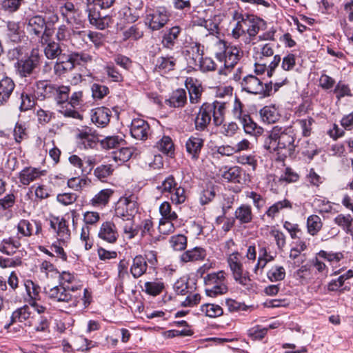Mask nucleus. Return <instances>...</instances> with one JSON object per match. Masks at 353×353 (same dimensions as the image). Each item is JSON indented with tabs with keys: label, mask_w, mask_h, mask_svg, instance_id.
Listing matches in <instances>:
<instances>
[{
	"label": "nucleus",
	"mask_w": 353,
	"mask_h": 353,
	"mask_svg": "<svg viewBox=\"0 0 353 353\" xmlns=\"http://www.w3.org/2000/svg\"><path fill=\"white\" fill-rule=\"evenodd\" d=\"M260 117L264 123H276L280 118L279 111L274 105H266L259 111Z\"/></svg>",
	"instance_id": "32"
},
{
	"label": "nucleus",
	"mask_w": 353,
	"mask_h": 353,
	"mask_svg": "<svg viewBox=\"0 0 353 353\" xmlns=\"http://www.w3.org/2000/svg\"><path fill=\"white\" fill-rule=\"evenodd\" d=\"M59 274L58 285L63 287H75L72 285L76 280V277L74 274H72L70 272L63 271L61 273L59 272Z\"/></svg>",
	"instance_id": "62"
},
{
	"label": "nucleus",
	"mask_w": 353,
	"mask_h": 353,
	"mask_svg": "<svg viewBox=\"0 0 353 353\" xmlns=\"http://www.w3.org/2000/svg\"><path fill=\"white\" fill-rule=\"evenodd\" d=\"M239 16L241 19V22L245 28V32L250 39H254L260 30H264L266 28V21L256 15L241 14Z\"/></svg>",
	"instance_id": "12"
},
{
	"label": "nucleus",
	"mask_w": 353,
	"mask_h": 353,
	"mask_svg": "<svg viewBox=\"0 0 353 353\" xmlns=\"http://www.w3.org/2000/svg\"><path fill=\"white\" fill-rule=\"evenodd\" d=\"M267 276L271 282L281 281L285 277V270L283 266L274 265L267 272Z\"/></svg>",
	"instance_id": "53"
},
{
	"label": "nucleus",
	"mask_w": 353,
	"mask_h": 353,
	"mask_svg": "<svg viewBox=\"0 0 353 353\" xmlns=\"http://www.w3.org/2000/svg\"><path fill=\"white\" fill-rule=\"evenodd\" d=\"M134 199V197L131 195L129 197H125L123 199H121L120 200L123 203L125 209L134 219V216L138 212V203Z\"/></svg>",
	"instance_id": "64"
},
{
	"label": "nucleus",
	"mask_w": 353,
	"mask_h": 353,
	"mask_svg": "<svg viewBox=\"0 0 353 353\" xmlns=\"http://www.w3.org/2000/svg\"><path fill=\"white\" fill-rule=\"evenodd\" d=\"M247 134L257 137L263 132V128L259 126L251 118L250 115L239 121Z\"/></svg>",
	"instance_id": "30"
},
{
	"label": "nucleus",
	"mask_w": 353,
	"mask_h": 353,
	"mask_svg": "<svg viewBox=\"0 0 353 353\" xmlns=\"http://www.w3.org/2000/svg\"><path fill=\"white\" fill-rule=\"evenodd\" d=\"M177 186H179V184L176 181L175 178L172 175H169L165 178V179L162 181L161 185H159L157 188L163 194H170Z\"/></svg>",
	"instance_id": "54"
},
{
	"label": "nucleus",
	"mask_w": 353,
	"mask_h": 353,
	"mask_svg": "<svg viewBox=\"0 0 353 353\" xmlns=\"http://www.w3.org/2000/svg\"><path fill=\"white\" fill-rule=\"evenodd\" d=\"M170 13L164 6H158L146 14L145 25L152 30H159L169 21Z\"/></svg>",
	"instance_id": "11"
},
{
	"label": "nucleus",
	"mask_w": 353,
	"mask_h": 353,
	"mask_svg": "<svg viewBox=\"0 0 353 353\" xmlns=\"http://www.w3.org/2000/svg\"><path fill=\"white\" fill-rule=\"evenodd\" d=\"M241 169L238 166L230 168L225 171L222 176L228 181L233 183H240L241 179Z\"/></svg>",
	"instance_id": "55"
},
{
	"label": "nucleus",
	"mask_w": 353,
	"mask_h": 353,
	"mask_svg": "<svg viewBox=\"0 0 353 353\" xmlns=\"http://www.w3.org/2000/svg\"><path fill=\"white\" fill-rule=\"evenodd\" d=\"M99 238L109 243H114L119 238V233L114 222H103L98 233Z\"/></svg>",
	"instance_id": "17"
},
{
	"label": "nucleus",
	"mask_w": 353,
	"mask_h": 353,
	"mask_svg": "<svg viewBox=\"0 0 353 353\" xmlns=\"http://www.w3.org/2000/svg\"><path fill=\"white\" fill-rule=\"evenodd\" d=\"M254 218L252 208L248 204H241L234 212V219L241 225L250 223Z\"/></svg>",
	"instance_id": "26"
},
{
	"label": "nucleus",
	"mask_w": 353,
	"mask_h": 353,
	"mask_svg": "<svg viewBox=\"0 0 353 353\" xmlns=\"http://www.w3.org/2000/svg\"><path fill=\"white\" fill-rule=\"evenodd\" d=\"M114 171L111 164L101 165L94 170V175L100 181H104L105 179L112 174Z\"/></svg>",
	"instance_id": "56"
},
{
	"label": "nucleus",
	"mask_w": 353,
	"mask_h": 353,
	"mask_svg": "<svg viewBox=\"0 0 353 353\" xmlns=\"http://www.w3.org/2000/svg\"><path fill=\"white\" fill-rule=\"evenodd\" d=\"M204 139L198 134H194L188 139L185 142V150L192 160L197 161L199 159L204 146Z\"/></svg>",
	"instance_id": "14"
},
{
	"label": "nucleus",
	"mask_w": 353,
	"mask_h": 353,
	"mask_svg": "<svg viewBox=\"0 0 353 353\" xmlns=\"http://www.w3.org/2000/svg\"><path fill=\"white\" fill-rule=\"evenodd\" d=\"M285 208H292V203L288 199H283L282 201H277L271 206H270L265 212V215H266L269 218H271L272 219H274L275 216L278 215L281 210Z\"/></svg>",
	"instance_id": "39"
},
{
	"label": "nucleus",
	"mask_w": 353,
	"mask_h": 353,
	"mask_svg": "<svg viewBox=\"0 0 353 353\" xmlns=\"http://www.w3.org/2000/svg\"><path fill=\"white\" fill-rule=\"evenodd\" d=\"M114 191L112 189H103L97 193L90 201V204L95 208L105 206L112 196Z\"/></svg>",
	"instance_id": "34"
},
{
	"label": "nucleus",
	"mask_w": 353,
	"mask_h": 353,
	"mask_svg": "<svg viewBox=\"0 0 353 353\" xmlns=\"http://www.w3.org/2000/svg\"><path fill=\"white\" fill-rule=\"evenodd\" d=\"M14 87L15 84L11 78L0 74V105L9 99Z\"/></svg>",
	"instance_id": "23"
},
{
	"label": "nucleus",
	"mask_w": 353,
	"mask_h": 353,
	"mask_svg": "<svg viewBox=\"0 0 353 353\" xmlns=\"http://www.w3.org/2000/svg\"><path fill=\"white\" fill-rule=\"evenodd\" d=\"M185 85L189 92L190 103H199L203 92L199 81L193 77H188L185 81Z\"/></svg>",
	"instance_id": "19"
},
{
	"label": "nucleus",
	"mask_w": 353,
	"mask_h": 353,
	"mask_svg": "<svg viewBox=\"0 0 353 353\" xmlns=\"http://www.w3.org/2000/svg\"><path fill=\"white\" fill-rule=\"evenodd\" d=\"M148 268L146 259L142 255L136 256L130 266V273L134 279H138L145 273Z\"/></svg>",
	"instance_id": "29"
},
{
	"label": "nucleus",
	"mask_w": 353,
	"mask_h": 353,
	"mask_svg": "<svg viewBox=\"0 0 353 353\" xmlns=\"http://www.w3.org/2000/svg\"><path fill=\"white\" fill-rule=\"evenodd\" d=\"M91 90L94 99H102L109 93V88L106 85L97 83L92 85Z\"/></svg>",
	"instance_id": "61"
},
{
	"label": "nucleus",
	"mask_w": 353,
	"mask_h": 353,
	"mask_svg": "<svg viewBox=\"0 0 353 353\" xmlns=\"http://www.w3.org/2000/svg\"><path fill=\"white\" fill-rule=\"evenodd\" d=\"M144 286L145 293L153 296L160 294L165 288L164 283L158 281L145 282Z\"/></svg>",
	"instance_id": "52"
},
{
	"label": "nucleus",
	"mask_w": 353,
	"mask_h": 353,
	"mask_svg": "<svg viewBox=\"0 0 353 353\" xmlns=\"http://www.w3.org/2000/svg\"><path fill=\"white\" fill-rule=\"evenodd\" d=\"M298 143L299 141L296 143V132L292 127L274 126L265 137L263 147L270 152H276L287 157L294 153Z\"/></svg>",
	"instance_id": "1"
},
{
	"label": "nucleus",
	"mask_w": 353,
	"mask_h": 353,
	"mask_svg": "<svg viewBox=\"0 0 353 353\" xmlns=\"http://www.w3.org/2000/svg\"><path fill=\"white\" fill-rule=\"evenodd\" d=\"M150 125L147 121L141 119H134L130 125V134L137 140H145L150 133Z\"/></svg>",
	"instance_id": "16"
},
{
	"label": "nucleus",
	"mask_w": 353,
	"mask_h": 353,
	"mask_svg": "<svg viewBox=\"0 0 353 353\" xmlns=\"http://www.w3.org/2000/svg\"><path fill=\"white\" fill-rule=\"evenodd\" d=\"M43 174V172L38 168L26 167L19 172V178L23 185H28Z\"/></svg>",
	"instance_id": "27"
},
{
	"label": "nucleus",
	"mask_w": 353,
	"mask_h": 353,
	"mask_svg": "<svg viewBox=\"0 0 353 353\" xmlns=\"http://www.w3.org/2000/svg\"><path fill=\"white\" fill-rule=\"evenodd\" d=\"M170 243L174 250L181 251L187 246V238L183 234L174 235L170 238Z\"/></svg>",
	"instance_id": "58"
},
{
	"label": "nucleus",
	"mask_w": 353,
	"mask_h": 353,
	"mask_svg": "<svg viewBox=\"0 0 353 353\" xmlns=\"http://www.w3.org/2000/svg\"><path fill=\"white\" fill-rule=\"evenodd\" d=\"M323 226L321 219L316 214L310 215L307 219V228L310 234L314 236L321 230Z\"/></svg>",
	"instance_id": "45"
},
{
	"label": "nucleus",
	"mask_w": 353,
	"mask_h": 353,
	"mask_svg": "<svg viewBox=\"0 0 353 353\" xmlns=\"http://www.w3.org/2000/svg\"><path fill=\"white\" fill-rule=\"evenodd\" d=\"M32 312L30 307L28 305H25L15 310L11 315V323L17 322L26 323L30 322Z\"/></svg>",
	"instance_id": "36"
},
{
	"label": "nucleus",
	"mask_w": 353,
	"mask_h": 353,
	"mask_svg": "<svg viewBox=\"0 0 353 353\" xmlns=\"http://www.w3.org/2000/svg\"><path fill=\"white\" fill-rule=\"evenodd\" d=\"M176 63V59L173 56H161L157 59L155 70L165 72L172 71L174 69Z\"/></svg>",
	"instance_id": "35"
},
{
	"label": "nucleus",
	"mask_w": 353,
	"mask_h": 353,
	"mask_svg": "<svg viewBox=\"0 0 353 353\" xmlns=\"http://www.w3.org/2000/svg\"><path fill=\"white\" fill-rule=\"evenodd\" d=\"M170 199L174 204H181L186 199L185 190L181 185L177 186L170 194Z\"/></svg>",
	"instance_id": "63"
},
{
	"label": "nucleus",
	"mask_w": 353,
	"mask_h": 353,
	"mask_svg": "<svg viewBox=\"0 0 353 353\" xmlns=\"http://www.w3.org/2000/svg\"><path fill=\"white\" fill-rule=\"evenodd\" d=\"M203 46L199 43H194L189 50H187L188 54V63L189 66L194 70H198L201 62L203 60Z\"/></svg>",
	"instance_id": "21"
},
{
	"label": "nucleus",
	"mask_w": 353,
	"mask_h": 353,
	"mask_svg": "<svg viewBox=\"0 0 353 353\" xmlns=\"http://www.w3.org/2000/svg\"><path fill=\"white\" fill-rule=\"evenodd\" d=\"M333 92L338 101L345 97H352L350 85L343 81H339L335 85Z\"/></svg>",
	"instance_id": "50"
},
{
	"label": "nucleus",
	"mask_w": 353,
	"mask_h": 353,
	"mask_svg": "<svg viewBox=\"0 0 353 353\" xmlns=\"http://www.w3.org/2000/svg\"><path fill=\"white\" fill-rule=\"evenodd\" d=\"M139 18V14L128 6H124L120 9L117 15L118 28L122 30L126 23H132L137 21Z\"/></svg>",
	"instance_id": "20"
},
{
	"label": "nucleus",
	"mask_w": 353,
	"mask_h": 353,
	"mask_svg": "<svg viewBox=\"0 0 353 353\" xmlns=\"http://www.w3.org/2000/svg\"><path fill=\"white\" fill-rule=\"evenodd\" d=\"M6 37L12 42L18 43L23 37V32L20 30L18 23L8 21L7 23Z\"/></svg>",
	"instance_id": "40"
},
{
	"label": "nucleus",
	"mask_w": 353,
	"mask_h": 353,
	"mask_svg": "<svg viewBox=\"0 0 353 353\" xmlns=\"http://www.w3.org/2000/svg\"><path fill=\"white\" fill-rule=\"evenodd\" d=\"M26 30L32 39H39L42 44H46L52 36V31L46 28V21L43 15L36 14L26 20Z\"/></svg>",
	"instance_id": "8"
},
{
	"label": "nucleus",
	"mask_w": 353,
	"mask_h": 353,
	"mask_svg": "<svg viewBox=\"0 0 353 353\" xmlns=\"http://www.w3.org/2000/svg\"><path fill=\"white\" fill-rule=\"evenodd\" d=\"M239 15H241V13L238 11H235L233 14V19L236 20L237 22L236 23L235 27L232 30V36L234 39H239L241 36L245 35V28L244 25L241 21V19Z\"/></svg>",
	"instance_id": "57"
},
{
	"label": "nucleus",
	"mask_w": 353,
	"mask_h": 353,
	"mask_svg": "<svg viewBox=\"0 0 353 353\" xmlns=\"http://www.w3.org/2000/svg\"><path fill=\"white\" fill-rule=\"evenodd\" d=\"M223 50L216 52L215 57L221 63H224V68L219 70L220 74L227 75L228 72L238 63L242 57L243 52L236 46L224 45Z\"/></svg>",
	"instance_id": "10"
},
{
	"label": "nucleus",
	"mask_w": 353,
	"mask_h": 353,
	"mask_svg": "<svg viewBox=\"0 0 353 353\" xmlns=\"http://www.w3.org/2000/svg\"><path fill=\"white\" fill-rule=\"evenodd\" d=\"M228 263L232 273L234 281L239 285L249 290L252 287L250 273L243 270L238 252H233L228 258Z\"/></svg>",
	"instance_id": "9"
},
{
	"label": "nucleus",
	"mask_w": 353,
	"mask_h": 353,
	"mask_svg": "<svg viewBox=\"0 0 353 353\" xmlns=\"http://www.w3.org/2000/svg\"><path fill=\"white\" fill-rule=\"evenodd\" d=\"M181 32V28L179 26L172 27L166 32L162 38V45L163 48L172 50L176 41Z\"/></svg>",
	"instance_id": "33"
},
{
	"label": "nucleus",
	"mask_w": 353,
	"mask_h": 353,
	"mask_svg": "<svg viewBox=\"0 0 353 353\" xmlns=\"http://www.w3.org/2000/svg\"><path fill=\"white\" fill-rule=\"evenodd\" d=\"M206 256L205 249L201 247H195L183 252L181 256V260L185 263L203 261Z\"/></svg>",
	"instance_id": "28"
},
{
	"label": "nucleus",
	"mask_w": 353,
	"mask_h": 353,
	"mask_svg": "<svg viewBox=\"0 0 353 353\" xmlns=\"http://www.w3.org/2000/svg\"><path fill=\"white\" fill-rule=\"evenodd\" d=\"M78 290L77 287H63L59 285H55L49 289L45 288V293L51 302L59 308L60 311L65 312L67 310L74 308L79 305L81 298L73 295Z\"/></svg>",
	"instance_id": "3"
},
{
	"label": "nucleus",
	"mask_w": 353,
	"mask_h": 353,
	"mask_svg": "<svg viewBox=\"0 0 353 353\" xmlns=\"http://www.w3.org/2000/svg\"><path fill=\"white\" fill-rule=\"evenodd\" d=\"M125 140L119 135L108 136L105 139L100 140V145L103 149L110 150L122 146L125 143Z\"/></svg>",
	"instance_id": "42"
},
{
	"label": "nucleus",
	"mask_w": 353,
	"mask_h": 353,
	"mask_svg": "<svg viewBox=\"0 0 353 353\" xmlns=\"http://www.w3.org/2000/svg\"><path fill=\"white\" fill-rule=\"evenodd\" d=\"M157 148L166 154L168 157H172L174 154V143L171 138L168 136H163L156 144Z\"/></svg>",
	"instance_id": "41"
},
{
	"label": "nucleus",
	"mask_w": 353,
	"mask_h": 353,
	"mask_svg": "<svg viewBox=\"0 0 353 353\" xmlns=\"http://www.w3.org/2000/svg\"><path fill=\"white\" fill-rule=\"evenodd\" d=\"M219 188L212 183L207 184L199 194V202L205 205L213 201L216 195Z\"/></svg>",
	"instance_id": "37"
},
{
	"label": "nucleus",
	"mask_w": 353,
	"mask_h": 353,
	"mask_svg": "<svg viewBox=\"0 0 353 353\" xmlns=\"http://www.w3.org/2000/svg\"><path fill=\"white\" fill-rule=\"evenodd\" d=\"M111 110L106 107H98L91 111V120L98 127H105L110 121Z\"/></svg>",
	"instance_id": "18"
},
{
	"label": "nucleus",
	"mask_w": 353,
	"mask_h": 353,
	"mask_svg": "<svg viewBox=\"0 0 353 353\" xmlns=\"http://www.w3.org/2000/svg\"><path fill=\"white\" fill-rule=\"evenodd\" d=\"M20 105L19 109L21 112L26 111L28 110L31 109L34 107L35 104L36 98L34 97V93L33 92V95L31 94L27 93L26 92H22L20 94Z\"/></svg>",
	"instance_id": "49"
},
{
	"label": "nucleus",
	"mask_w": 353,
	"mask_h": 353,
	"mask_svg": "<svg viewBox=\"0 0 353 353\" xmlns=\"http://www.w3.org/2000/svg\"><path fill=\"white\" fill-rule=\"evenodd\" d=\"M201 311L205 314V316L210 318H216L223 314L222 307L216 304L205 303L201 306Z\"/></svg>",
	"instance_id": "47"
},
{
	"label": "nucleus",
	"mask_w": 353,
	"mask_h": 353,
	"mask_svg": "<svg viewBox=\"0 0 353 353\" xmlns=\"http://www.w3.org/2000/svg\"><path fill=\"white\" fill-rule=\"evenodd\" d=\"M296 123L301 127L302 135L307 137L310 136L312 132V125L314 123L313 118L308 117L305 119H298Z\"/></svg>",
	"instance_id": "60"
},
{
	"label": "nucleus",
	"mask_w": 353,
	"mask_h": 353,
	"mask_svg": "<svg viewBox=\"0 0 353 353\" xmlns=\"http://www.w3.org/2000/svg\"><path fill=\"white\" fill-rule=\"evenodd\" d=\"M47 46L44 48V53L46 57L49 59H54L63 55L61 54V46L59 43L54 41H47Z\"/></svg>",
	"instance_id": "46"
},
{
	"label": "nucleus",
	"mask_w": 353,
	"mask_h": 353,
	"mask_svg": "<svg viewBox=\"0 0 353 353\" xmlns=\"http://www.w3.org/2000/svg\"><path fill=\"white\" fill-rule=\"evenodd\" d=\"M204 283L206 285L205 294L208 296L216 297L226 294L228 291L225 272L224 271L208 274L204 277Z\"/></svg>",
	"instance_id": "7"
},
{
	"label": "nucleus",
	"mask_w": 353,
	"mask_h": 353,
	"mask_svg": "<svg viewBox=\"0 0 353 353\" xmlns=\"http://www.w3.org/2000/svg\"><path fill=\"white\" fill-rule=\"evenodd\" d=\"M32 90L37 100L43 101L53 98L57 104L66 101L69 99L70 91L69 86H59L46 80L37 81Z\"/></svg>",
	"instance_id": "4"
},
{
	"label": "nucleus",
	"mask_w": 353,
	"mask_h": 353,
	"mask_svg": "<svg viewBox=\"0 0 353 353\" xmlns=\"http://www.w3.org/2000/svg\"><path fill=\"white\" fill-rule=\"evenodd\" d=\"M74 35H78L83 40L87 37L97 48L102 46L105 41V36L99 32L90 31L87 33L85 31L73 30Z\"/></svg>",
	"instance_id": "31"
},
{
	"label": "nucleus",
	"mask_w": 353,
	"mask_h": 353,
	"mask_svg": "<svg viewBox=\"0 0 353 353\" xmlns=\"http://www.w3.org/2000/svg\"><path fill=\"white\" fill-rule=\"evenodd\" d=\"M134 219L130 212L125 209L123 203L119 201L114 210L113 219L117 224H122L123 221Z\"/></svg>",
	"instance_id": "43"
},
{
	"label": "nucleus",
	"mask_w": 353,
	"mask_h": 353,
	"mask_svg": "<svg viewBox=\"0 0 353 353\" xmlns=\"http://www.w3.org/2000/svg\"><path fill=\"white\" fill-rule=\"evenodd\" d=\"M55 232L59 237V240L61 241L65 242L70 239V230H69L67 221L64 218H61Z\"/></svg>",
	"instance_id": "51"
},
{
	"label": "nucleus",
	"mask_w": 353,
	"mask_h": 353,
	"mask_svg": "<svg viewBox=\"0 0 353 353\" xmlns=\"http://www.w3.org/2000/svg\"><path fill=\"white\" fill-rule=\"evenodd\" d=\"M226 104L224 102L214 101L212 103H203L194 119V128L196 131L203 132L208 130L212 118L216 126L223 124Z\"/></svg>",
	"instance_id": "2"
},
{
	"label": "nucleus",
	"mask_w": 353,
	"mask_h": 353,
	"mask_svg": "<svg viewBox=\"0 0 353 353\" xmlns=\"http://www.w3.org/2000/svg\"><path fill=\"white\" fill-rule=\"evenodd\" d=\"M77 145L80 149H94L100 142L96 131L90 128L81 130L77 137Z\"/></svg>",
	"instance_id": "13"
},
{
	"label": "nucleus",
	"mask_w": 353,
	"mask_h": 353,
	"mask_svg": "<svg viewBox=\"0 0 353 353\" xmlns=\"http://www.w3.org/2000/svg\"><path fill=\"white\" fill-rule=\"evenodd\" d=\"M60 12L68 24L82 26V21L76 18L77 11L72 2H66L63 6H61Z\"/></svg>",
	"instance_id": "25"
},
{
	"label": "nucleus",
	"mask_w": 353,
	"mask_h": 353,
	"mask_svg": "<svg viewBox=\"0 0 353 353\" xmlns=\"http://www.w3.org/2000/svg\"><path fill=\"white\" fill-rule=\"evenodd\" d=\"M41 57L37 49H32L23 60L14 63L16 74L21 79H35L41 63Z\"/></svg>",
	"instance_id": "6"
},
{
	"label": "nucleus",
	"mask_w": 353,
	"mask_h": 353,
	"mask_svg": "<svg viewBox=\"0 0 353 353\" xmlns=\"http://www.w3.org/2000/svg\"><path fill=\"white\" fill-rule=\"evenodd\" d=\"M159 212L162 218L161 219L165 220H176L177 219V214L175 212L172 211L170 204L167 202H163L159 207Z\"/></svg>",
	"instance_id": "59"
},
{
	"label": "nucleus",
	"mask_w": 353,
	"mask_h": 353,
	"mask_svg": "<svg viewBox=\"0 0 353 353\" xmlns=\"http://www.w3.org/2000/svg\"><path fill=\"white\" fill-rule=\"evenodd\" d=\"M88 19L90 23L99 30H104L108 27L111 17L103 14L100 10L111 8L116 0H87Z\"/></svg>",
	"instance_id": "5"
},
{
	"label": "nucleus",
	"mask_w": 353,
	"mask_h": 353,
	"mask_svg": "<svg viewBox=\"0 0 353 353\" xmlns=\"http://www.w3.org/2000/svg\"><path fill=\"white\" fill-rule=\"evenodd\" d=\"M262 81L253 74H248L240 81L242 90L248 93L258 95L261 91Z\"/></svg>",
	"instance_id": "22"
},
{
	"label": "nucleus",
	"mask_w": 353,
	"mask_h": 353,
	"mask_svg": "<svg viewBox=\"0 0 353 353\" xmlns=\"http://www.w3.org/2000/svg\"><path fill=\"white\" fill-rule=\"evenodd\" d=\"M74 57L77 58L79 57V54H63V55L58 57L57 61L54 65V71L55 74L60 77L66 72L71 71L74 68Z\"/></svg>",
	"instance_id": "15"
},
{
	"label": "nucleus",
	"mask_w": 353,
	"mask_h": 353,
	"mask_svg": "<svg viewBox=\"0 0 353 353\" xmlns=\"http://www.w3.org/2000/svg\"><path fill=\"white\" fill-rule=\"evenodd\" d=\"M187 94L184 89L179 88L173 91L165 103L170 108H180L187 103Z\"/></svg>",
	"instance_id": "24"
},
{
	"label": "nucleus",
	"mask_w": 353,
	"mask_h": 353,
	"mask_svg": "<svg viewBox=\"0 0 353 353\" xmlns=\"http://www.w3.org/2000/svg\"><path fill=\"white\" fill-rule=\"evenodd\" d=\"M21 246L19 240L12 237L3 239L0 243V252L8 256L13 255L16 252V249Z\"/></svg>",
	"instance_id": "38"
},
{
	"label": "nucleus",
	"mask_w": 353,
	"mask_h": 353,
	"mask_svg": "<svg viewBox=\"0 0 353 353\" xmlns=\"http://www.w3.org/2000/svg\"><path fill=\"white\" fill-rule=\"evenodd\" d=\"M232 113L234 118L239 121L250 115L249 113L244 110V105L237 96L234 97Z\"/></svg>",
	"instance_id": "48"
},
{
	"label": "nucleus",
	"mask_w": 353,
	"mask_h": 353,
	"mask_svg": "<svg viewBox=\"0 0 353 353\" xmlns=\"http://www.w3.org/2000/svg\"><path fill=\"white\" fill-rule=\"evenodd\" d=\"M334 223L341 227L346 233L352 234L353 232L352 223L353 218L350 214H340L334 218Z\"/></svg>",
	"instance_id": "44"
}]
</instances>
